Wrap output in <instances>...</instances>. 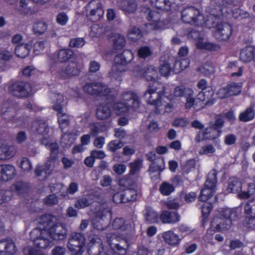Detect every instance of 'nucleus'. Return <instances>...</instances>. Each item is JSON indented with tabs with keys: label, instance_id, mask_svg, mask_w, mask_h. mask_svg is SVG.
<instances>
[{
	"label": "nucleus",
	"instance_id": "nucleus-1",
	"mask_svg": "<svg viewBox=\"0 0 255 255\" xmlns=\"http://www.w3.org/2000/svg\"><path fill=\"white\" fill-rule=\"evenodd\" d=\"M39 227L30 233V238L35 248L44 249L48 247L51 240H63L67 235V230L57 222V219L50 214L38 219Z\"/></svg>",
	"mask_w": 255,
	"mask_h": 255
},
{
	"label": "nucleus",
	"instance_id": "nucleus-2",
	"mask_svg": "<svg viewBox=\"0 0 255 255\" xmlns=\"http://www.w3.org/2000/svg\"><path fill=\"white\" fill-rule=\"evenodd\" d=\"M171 86L163 87L161 84L154 82L150 85L144 94V99L148 104L155 106L157 112H168L170 109L169 101L173 100L170 95Z\"/></svg>",
	"mask_w": 255,
	"mask_h": 255
},
{
	"label": "nucleus",
	"instance_id": "nucleus-3",
	"mask_svg": "<svg viewBox=\"0 0 255 255\" xmlns=\"http://www.w3.org/2000/svg\"><path fill=\"white\" fill-rule=\"evenodd\" d=\"M240 212L239 208H226L217 213L211 222V228L207 231V234H212V231H222L228 229L231 225L232 220H234Z\"/></svg>",
	"mask_w": 255,
	"mask_h": 255
},
{
	"label": "nucleus",
	"instance_id": "nucleus-4",
	"mask_svg": "<svg viewBox=\"0 0 255 255\" xmlns=\"http://www.w3.org/2000/svg\"><path fill=\"white\" fill-rule=\"evenodd\" d=\"M41 143L50 151V158L47 160L44 166H38L35 170V174L37 177L41 178L40 180L45 179L49 176L53 168L54 159L57 158L58 153V146L57 143L52 142L48 138H44L41 140Z\"/></svg>",
	"mask_w": 255,
	"mask_h": 255
},
{
	"label": "nucleus",
	"instance_id": "nucleus-5",
	"mask_svg": "<svg viewBox=\"0 0 255 255\" xmlns=\"http://www.w3.org/2000/svg\"><path fill=\"white\" fill-rule=\"evenodd\" d=\"M140 102L137 95L132 92L124 93L122 97V102H117L113 105V112L117 115L125 114L130 110L137 109Z\"/></svg>",
	"mask_w": 255,
	"mask_h": 255
},
{
	"label": "nucleus",
	"instance_id": "nucleus-6",
	"mask_svg": "<svg viewBox=\"0 0 255 255\" xmlns=\"http://www.w3.org/2000/svg\"><path fill=\"white\" fill-rule=\"evenodd\" d=\"M133 59L132 52L126 50L122 54L117 55L115 58V65L110 73V76L119 81H121L123 73L127 70V65Z\"/></svg>",
	"mask_w": 255,
	"mask_h": 255
},
{
	"label": "nucleus",
	"instance_id": "nucleus-7",
	"mask_svg": "<svg viewBox=\"0 0 255 255\" xmlns=\"http://www.w3.org/2000/svg\"><path fill=\"white\" fill-rule=\"evenodd\" d=\"M51 98L54 103L53 109L57 112L58 122L61 130L63 131L64 128L68 125L69 120V117L64 112L63 105H62L64 97L60 94H54Z\"/></svg>",
	"mask_w": 255,
	"mask_h": 255
},
{
	"label": "nucleus",
	"instance_id": "nucleus-8",
	"mask_svg": "<svg viewBox=\"0 0 255 255\" xmlns=\"http://www.w3.org/2000/svg\"><path fill=\"white\" fill-rule=\"evenodd\" d=\"M217 173L215 170L210 171L205 183L204 188L201 190L199 199L202 201H207L216 191Z\"/></svg>",
	"mask_w": 255,
	"mask_h": 255
},
{
	"label": "nucleus",
	"instance_id": "nucleus-9",
	"mask_svg": "<svg viewBox=\"0 0 255 255\" xmlns=\"http://www.w3.org/2000/svg\"><path fill=\"white\" fill-rule=\"evenodd\" d=\"M85 238L80 233H74L71 235L68 248L74 255H81L85 250Z\"/></svg>",
	"mask_w": 255,
	"mask_h": 255
},
{
	"label": "nucleus",
	"instance_id": "nucleus-10",
	"mask_svg": "<svg viewBox=\"0 0 255 255\" xmlns=\"http://www.w3.org/2000/svg\"><path fill=\"white\" fill-rule=\"evenodd\" d=\"M188 37L193 38L196 40V47L199 49L210 51H216L220 49V46L218 45L208 42L198 31H191L189 33Z\"/></svg>",
	"mask_w": 255,
	"mask_h": 255
},
{
	"label": "nucleus",
	"instance_id": "nucleus-11",
	"mask_svg": "<svg viewBox=\"0 0 255 255\" xmlns=\"http://www.w3.org/2000/svg\"><path fill=\"white\" fill-rule=\"evenodd\" d=\"M245 219L244 225L247 227L255 229V198L249 200L245 205Z\"/></svg>",
	"mask_w": 255,
	"mask_h": 255
},
{
	"label": "nucleus",
	"instance_id": "nucleus-12",
	"mask_svg": "<svg viewBox=\"0 0 255 255\" xmlns=\"http://www.w3.org/2000/svg\"><path fill=\"white\" fill-rule=\"evenodd\" d=\"M9 91L15 96L26 97L31 93L32 88L29 83L18 82L11 84Z\"/></svg>",
	"mask_w": 255,
	"mask_h": 255
},
{
	"label": "nucleus",
	"instance_id": "nucleus-13",
	"mask_svg": "<svg viewBox=\"0 0 255 255\" xmlns=\"http://www.w3.org/2000/svg\"><path fill=\"white\" fill-rule=\"evenodd\" d=\"M83 90L89 94H97L101 96H108L111 92L110 89L101 83H87L84 86Z\"/></svg>",
	"mask_w": 255,
	"mask_h": 255
},
{
	"label": "nucleus",
	"instance_id": "nucleus-14",
	"mask_svg": "<svg viewBox=\"0 0 255 255\" xmlns=\"http://www.w3.org/2000/svg\"><path fill=\"white\" fill-rule=\"evenodd\" d=\"M232 26L227 22H221L217 24L215 36L217 39L222 41H228L232 33Z\"/></svg>",
	"mask_w": 255,
	"mask_h": 255
},
{
	"label": "nucleus",
	"instance_id": "nucleus-15",
	"mask_svg": "<svg viewBox=\"0 0 255 255\" xmlns=\"http://www.w3.org/2000/svg\"><path fill=\"white\" fill-rule=\"evenodd\" d=\"M49 188L51 192H53L54 194L50 195L47 196L44 199V203L48 205H54L56 204L58 202L57 197L55 195V194L59 193L60 195L66 197V195L63 193L66 190V188L61 183H57L55 186H52L50 185Z\"/></svg>",
	"mask_w": 255,
	"mask_h": 255
},
{
	"label": "nucleus",
	"instance_id": "nucleus-16",
	"mask_svg": "<svg viewBox=\"0 0 255 255\" xmlns=\"http://www.w3.org/2000/svg\"><path fill=\"white\" fill-rule=\"evenodd\" d=\"M109 215L108 209L98 212L93 221L94 228L99 230H104L106 228L109 224V219L107 217Z\"/></svg>",
	"mask_w": 255,
	"mask_h": 255
},
{
	"label": "nucleus",
	"instance_id": "nucleus-17",
	"mask_svg": "<svg viewBox=\"0 0 255 255\" xmlns=\"http://www.w3.org/2000/svg\"><path fill=\"white\" fill-rule=\"evenodd\" d=\"M221 130L215 129L213 127L206 128L204 130L199 131L198 134L195 138L197 142H199L204 139H213L220 135Z\"/></svg>",
	"mask_w": 255,
	"mask_h": 255
},
{
	"label": "nucleus",
	"instance_id": "nucleus-18",
	"mask_svg": "<svg viewBox=\"0 0 255 255\" xmlns=\"http://www.w3.org/2000/svg\"><path fill=\"white\" fill-rule=\"evenodd\" d=\"M113 228L115 231L112 233L114 234V237L115 238H118L116 234H120L122 232L127 231L129 232L131 227L130 225L128 223H125L124 219L122 218H117L113 223Z\"/></svg>",
	"mask_w": 255,
	"mask_h": 255
},
{
	"label": "nucleus",
	"instance_id": "nucleus-19",
	"mask_svg": "<svg viewBox=\"0 0 255 255\" xmlns=\"http://www.w3.org/2000/svg\"><path fill=\"white\" fill-rule=\"evenodd\" d=\"M86 10L91 16H103L104 10L99 0H92L86 6Z\"/></svg>",
	"mask_w": 255,
	"mask_h": 255
},
{
	"label": "nucleus",
	"instance_id": "nucleus-20",
	"mask_svg": "<svg viewBox=\"0 0 255 255\" xmlns=\"http://www.w3.org/2000/svg\"><path fill=\"white\" fill-rule=\"evenodd\" d=\"M79 59H75L71 60L64 71L61 72V76L67 77L71 76L77 75L79 73Z\"/></svg>",
	"mask_w": 255,
	"mask_h": 255
},
{
	"label": "nucleus",
	"instance_id": "nucleus-21",
	"mask_svg": "<svg viewBox=\"0 0 255 255\" xmlns=\"http://www.w3.org/2000/svg\"><path fill=\"white\" fill-rule=\"evenodd\" d=\"M16 175L15 168L11 165H0V179L8 181L12 179Z\"/></svg>",
	"mask_w": 255,
	"mask_h": 255
},
{
	"label": "nucleus",
	"instance_id": "nucleus-22",
	"mask_svg": "<svg viewBox=\"0 0 255 255\" xmlns=\"http://www.w3.org/2000/svg\"><path fill=\"white\" fill-rule=\"evenodd\" d=\"M217 17H193L192 24L197 26H203L211 28L215 25V21Z\"/></svg>",
	"mask_w": 255,
	"mask_h": 255
},
{
	"label": "nucleus",
	"instance_id": "nucleus-23",
	"mask_svg": "<svg viewBox=\"0 0 255 255\" xmlns=\"http://www.w3.org/2000/svg\"><path fill=\"white\" fill-rule=\"evenodd\" d=\"M213 96V91L211 88L202 91L197 95V100L199 102L201 108H203L210 104L211 99Z\"/></svg>",
	"mask_w": 255,
	"mask_h": 255
},
{
	"label": "nucleus",
	"instance_id": "nucleus-24",
	"mask_svg": "<svg viewBox=\"0 0 255 255\" xmlns=\"http://www.w3.org/2000/svg\"><path fill=\"white\" fill-rule=\"evenodd\" d=\"M134 74L135 76L139 77V76H143L148 81H154L156 78L157 74V69L155 68L153 66H150L147 68L145 69L144 71L141 70L139 72H134Z\"/></svg>",
	"mask_w": 255,
	"mask_h": 255
},
{
	"label": "nucleus",
	"instance_id": "nucleus-25",
	"mask_svg": "<svg viewBox=\"0 0 255 255\" xmlns=\"http://www.w3.org/2000/svg\"><path fill=\"white\" fill-rule=\"evenodd\" d=\"M119 6L126 14L134 12L137 8V4L135 0H120Z\"/></svg>",
	"mask_w": 255,
	"mask_h": 255
},
{
	"label": "nucleus",
	"instance_id": "nucleus-26",
	"mask_svg": "<svg viewBox=\"0 0 255 255\" xmlns=\"http://www.w3.org/2000/svg\"><path fill=\"white\" fill-rule=\"evenodd\" d=\"M31 131L39 134H47L48 132V127L43 120L35 121L32 125Z\"/></svg>",
	"mask_w": 255,
	"mask_h": 255
},
{
	"label": "nucleus",
	"instance_id": "nucleus-27",
	"mask_svg": "<svg viewBox=\"0 0 255 255\" xmlns=\"http://www.w3.org/2000/svg\"><path fill=\"white\" fill-rule=\"evenodd\" d=\"M0 251L12 255L16 252L15 245L11 240H2L0 241Z\"/></svg>",
	"mask_w": 255,
	"mask_h": 255
},
{
	"label": "nucleus",
	"instance_id": "nucleus-28",
	"mask_svg": "<svg viewBox=\"0 0 255 255\" xmlns=\"http://www.w3.org/2000/svg\"><path fill=\"white\" fill-rule=\"evenodd\" d=\"M163 238L164 241L169 245L176 246L180 242L179 236L172 231H168L163 234Z\"/></svg>",
	"mask_w": 255,
	"mask_h": 255
},
{
	"label": "nucleus",
	"instance_id": "nucleus-29",
	"mask_svg": "<svg viewBox=\"0 0 255 255\" xmlns=\"http://www.w3.org/2000/svg\"><path fill=\"white\" fill-rule=\"evenodd\" d=\"M254 55V48L252 46H248L241 50L240 59L244 62H249L253 59Z\"/></svg>",
	"mask_w": 255,
	"mask_h": 255
},
{
	"label": "nucleus",
	"instance_id": "nucleus-30",
	"mask_svg": "<svg viewBox=\"0 0 255 255\" xmlns=\"http://www.w3.org/2000/svg\"><path fill=\"white\" fill-rule=\"evenodd\" d=\"M59 60L61 62L74 60L75 59L78 58L76 55L74 54L73 51L70 49H61L58 54Z\"/></svg>",
	"mask_w": 255,
	"mask_h": 255
},
{
	"label": "nucleus",
	"instance_id": "nucleus-31",
	"mask_svg": "<svg viewBox=\"0 0 255 255\" xmlns=\"http://www.w3.org/2000/svg\"><path fill=\"white\" fill-rule=\"evenodd\" d=\"M227 70L232 77H240L242 75L243 68L237 65V62H231L228 64Z\"/></svg>",
	"mask_w": 255,
	"mask_h": 255
},
{
	"label": "nucleus",
	"instance_id": "nucleus-32",
	"mask_svg": "<svg viewBox=\"0 0 255 255\" xmlns=\"http://www.w3.org/2000/svg\"><path fill=\"white\" fill-rule=\"evenodd\" d=\"M111 105H100L97 111V117L101 120L107 119L111 115V111L110 109Z\"/></svg>",
	"mask_w": 255,
	"mask_h": 255
},
{
	"label": "nucleus",
	"instance_id": "nucleus-33",
	"mask_svg": "<svg viewBox=\"0 0 255 255\" xmlns=\"http://www.w3.org/2000/svg\"><path fill=\"white\" fill-rule=\"evenodd\" d=\"M151 5L157 9L169 11L171 9V3L169 0H150Z\"/></svg>",
	"mask_w": 255,
	"mask_h": 255
},
{
	"label": "nucleus",
	"instance_id": "nucleus-34",
	"mask_svg": "<svg viewBox=\"0 0 255 255\" xmlns=\"http://www.w3.org/2000/svg\"><path fill=\"white\" fill-rule=\"evenodd\" d=\"M242 187L241 182L235 177L230 178L227 188L228 192L237 193L241 190Z\"/></svg>",
	"mask_w": 255,
	"mask_h": 255
},
{
	"label": "nucleus",
	"instance_id": "nucleus-35",
	"mask_svg": "<svg viewBox=\"0 0 255 255\" xmlns=\"http://www.w3.org/2000/svg\"><path fill=\"white\" fill-rule=\"evenodd\" d=\"M190 64L189 60L187 58H183L177 60L175 61L173 68V71L175 73H178L187 68Z\"/></svg>",
	"mask_w": 255,
	"mask_h": 255
},
{
	"label": "nucleus",
	"instance_id": "nucleus-36",
	"mask_svg": "<svg viewBox=\"0 0 255 255\" xmlns=\"http://www.w3.org/2000/svg\"><path fill=\"white\" fill-rule=\"evenodd\" d=\"M146 220L151 223L159 222V216L157 213L150 207H146L144 213Z\"/></svg>",
	"mask_w": 255,
	"mask_h": 255
},
{
	"label": "nucleus",
	"instance_id": "nucleus-37",
	"mask_svg": "<svg viewBox=\"0 0 255 255\" xmlns=\"http://www.w3.org/2000/svg\"><path fill=\"white\" fill-rule=\"evenodd\" d=\"M255 116V110L252 107H249L241 112L239 115V120L244 122L252 120Z\"/></svg>",
	"mask_w": 255,
	"mask_h": 255
},
{
	"label": "nucleus",
	"instance_id": "nucleus-38",
	"mask_svg": "<svg viewBox=\"0 0 255 255\" xmlns=\"http://www.w3.org/2000/svg\"><path fill=\"white\" fill-rule=\"evenodd\" d=\"M173 94L175 97H179L182 96L193 95V91L189 88L178 86L174 88Z\"/></svg>",
	"mask_w": 255,
	"mask_h": 255
},
{
	"label": "nucleus",
	"instance_id": "nucleus-39",
	"mask_svg": "<svg viewBox=\"0 0 255 255\" xmlns=\"http://www.w3.org/2000/svg\"><path fill=\"white\" fill-rule=\"evenodd\" d=\"M81 141L82 144L78 145L74 147L73 149V153H76L84 151L85 148L84 145L88 144L90 142V136L89 134H85L83 135L81 138Z\"/></svg>",
	"mask_w": 255,
	"mask_h": 255
},
{
	"label": "nucleus",
	"instance_id": "nucleus-40",
	"mask_svg": "<svg viewBox=\"0 0 255 255\" xmlns=\"http://www.w3.org/2000/svg\"><path fill=\"white\" fill-rule=\"evenodd\" d=\"M14 153L13 148L5 145H0V159L9 158Z\"/></svg>",
	"mask_w": 255,
	"mask_h": 255
},
{
	"label": "nucleus",
	"instance_id": "nucleus-41",
	"mask_svg": "<svg viewBox=\"0 0 255 255\" xmlns=\"http://www.w3.org/2000/svg\"><path fill=\"white\" fill-rule=\"evenodd\" d=\"M31 46L28 44H22L16 46L15 49V54L20 58L25 57L29 53Z\"/></svg>",
	"mask_w": 255,
	"mask_h": 255
},
{
	"label": "nucleus",
	"instance_id": "nucleus-42",
	"mask_svg": "<svg viewBox=\"0 0 255 255\" xmlns=\"http://www.w3.org/2000/svg\"><path fill=\"white\" fill-rule=\"evenodd\" d=\"M93 202L91 196H85L78 200L75 204V206L78 209H83L90 206Z\"/></svg>",
	"mask_w": 255,
	"mask_h": 255
},
{
	"label": "nucleus",
	"instance_id": "nucleus-43",
	"mask_svg": "<svg viewBox=\"0 0 255 255\" xmlns=\"http://www.w3.org/2000/svg\"><path fill=\"white\" fill-rule=\"evenodd\" d=\"M255 194V185L254 184H249L247 191H242L240 192L238 196L241 199H246L250 198L252 196Z\"/></svg>",
	"mask_w": 255,
	"mask_h": 255
},
{
	"label": "nucleus",
	"instance_id": "nucleus-44",
	"mask_svg": "<svg viewBox=\"0 0 255 255\" xmlns=\"http://www.w3.org/2000/svg\"><path fill=\"white\" fill-rule=\"evenodd\" d=\"M193 95H187L185 96L186 98V102L185 104V107L187 109H190L191 107H194V109L198 110L201 109L200 105H199V102L197 100V99L195 100L192 97Z\"/></svg>",
	"mask_w": 255,
	"mask_h": 255
},
{
	"label": "nucleus",
	"instance_id": "nucleus-45",
	"mask_svg": "<svg viewBox=\"0 0 255 255\" xmlns=\"http://www.w3.org/2000/svg\"><path fill=\"white\" fill-rule=\"evenodd\" d=\"M229 92L231 96L239 94L241 91L242 87L241 82H231L228 84Z\"/></svg>",
	"mask_w": 255,
	"mask_h": 255
},
{
	"label": "nucleus",
	"instance_id": "nucleus-46",
	"mask_svg": "<svg viewBox=\"0 0 255 255\" xmlns=\"http://www.w3.org/2000/svg\"><path fill=\"white\" fill-rule=\"evenodd\" d=\"M159 190L162 195L167 196L174 191V187L172 184L163 182L160 185Z\"/></svg>",
	"mask_w": 255,
	"mask_h": 255
},
{
	"label": "nucleus",
	"instance_id": "nucleus-47",
	"mask_svg": "<svg viewBox=\"0 0 255 255\" xmlns=\"http://www.w3.org/2000/svg\"><path fill=\"white\" fill-rule=\"evenodd\" d=\"M77 135L74 133H65L62 136V142L66 146H70L75 141Z\"/></svg>",
	"mask_w": 255,
	"mask_h": 255
},
{
	"label": "nucleus",
	"instance_id": "nucleus-48",
	"mask_svg": "<svg viewBox=\"0 0 255 255\" xmlns=\"http://www.w3.org/2000/svg\"><path fill=\"white\" fill-rule=\"evenodd\" d=\"M47 24L43 21L35 22L33 26L34 32L36 34H41L47 29Z\"/></svg>",
	"mask_w": 255,
	"mask_h": 255
},
{
	"label": "nucleus",
	"instance_id": "nucleus-49",
	"mask_svg": "<svg viewBox=\"0 0 255 255\" xmlns=\"http://www.w3.org/2000/svg\"><path fill=\"white\" fill-rule=\"evenodd\" d=\"M181 16H200V12L198 9L190 6L184 8L181 11Z\"/></svg>",
	"mask_w": 255,
	"mask_h": 255
},
{
	"label": "nucleus",
	"instance_id": "nucleus-50",
	"mask_svg": "<svg viewBox=\"0 0 255 255\" xmlns=\"http://www.w3.org/2000/svg\"><path fill=\"white\" fill-rule=\"evenodd\" d=\"M114 39V47L116 49H120L123 48L126 44L125 37L121 35L116 34Z\"/></svg>",
	"mask_w": 255,
	"mask_h": 255
},
{
	"label": "nucleus",
	"instance_id": "nucleus-51",
	"mask_svg": "<svg viewBox=\"0 0 255 255\" xmlns=\"http://www.w3.org/2000/svg\"><path fill=\"white\" fill-rule=\"evenodd\" d=\"M128 39L132 41H136L140 39L142 35L140 30L137 27L130 29L128 34Z\"/></svg>",
	"mask_w": 255,
	"mask_h": 255
},
{
	"label": "nucleus",
	"instance_id": "nucleus-52",
	"mask_svg": "<svg viewBox=\"0 0 255 255\" xmlns=\"http://www.w3.org/2000/svg\"><path fill=\"white\" fill-rule=\"evenodd\" d=\"M152 54V52L150 48L148 46H142L139 48L137 51V54L139 58L145 59Z\"/></svg>",
	"mask_w": 255,
	"mask_h": 255
},
{
	"label": "nucleus",
	"instance_id": "nucleus-53",
	"mask_svg": "<svg viewBox=\"0 0 255 255\" xmlns=\"http://www.w3.org/2000/svg\"><path fill=\"white\" fill-rule=\"evenodd\" d=\"M125 196L127 201H135L137 197V192L134 189H128L125 191Z\"/></svg>",
	"mask_w": 255,
	"mask_h": 255
},
{
	"label": "nucleus",
	"instance_id": "nucleus-54",
	"mask_svg": "<svg viewBox=\"0 0 255 255\" xmlns=\"http://www.w3.org/2000/svg\"><path fill=\"white\" fill-rule=\"evenodd\" d=\"M149 31L152 29H163L166 27L162 21L156 20H150V22L146 25Z\"/></svg>",
	"mask_w": 255,
	"mask_h": 255
},
{
	"label": "nucleus",
	"instance_id": "nucleus-55",
	"mask_svg": "<svg viewBox=\"0 0 255 255\" xmlns=\"http://www.w3.org/2000/svg\"><path fill=\"white\" fill-rule=\"evenodd\" d=\"M199 71L205 76H210L214 74L215 69L211 64H206L198 69Z\"/></svg>",
	"mask_w": 255,
	"mask_h": 255
},
{
	"label": "nucleus",
	"instance_id": "nucleus-56",
	"mask_svg": "<svg viewBox=\"0 0 255 255\" xmlns=\"http://www.w3.org/2000/svg\"><path fill=\"white\" fill-rule=\"evenodd\" d=\"M181 198L187 203L192 202L197 198V193L195 192H183L181 195Z\"/></svg>",
	"mask_w": 255,
	"mask_h": 255
},
{
	"label": "nucleus",
	"instance_id": "nucleus-57",
	"mask_svg": "<svg viewBox=\"0 0 255 255\" xmlns=\"http://www.w3.org/2000/svg\"><path fill=\"white\" fill-rule=\"evenodd\" d=\"M216 151L215 148L211 144H208L202 146L199 150V153L200 155H210Z\"/></svg>",
	"mask_w": 255,
	"mask_h": 255
},
{
	"label": "nucleus",
	"instance_id": "nucleus-58",
	"mask_svg": "<svg viewBox=\"0 0 255 255\" xmlns=\"http://www.w3.org/2000/svg\"><path fill=\"white\" fill-rule=\"evenodd\" d=\"M141 162L142 161L141 160L137 159L129 164L130 168V173L131 174H134L140 170L141 166Z\"/></svg>",
	"mask_w": 255,
	"mask_h": 255
},
{
	"label": "nucleus",
	"instance_id": "nucleus-59",
	"mask_svg": "<svg viewBox=\"0 0 255 255\" xmlns=\"http://www.w3.org/2000/svg\"><path fill=\"white\" fill-rule=\"evenodd\" d=\"M123 146V143L118 140L111 141L108 145V149L111 151H115L121 148Z\"/></svg>",
	"mask_w": 255,
	"mask_h": 255
},
{
	"label": "nucleus",
	"instance_id": "nucleus-60",
	"mask_svg": "<svg viewBox=\"0 0 255 255\" xmlns=\"http://www.w3.org/2000/svg\"><path fill=\"white\" fill-rule=\"evenodd\" d=\"M159 72L162 76H167L171 72V68L169 63L167 62L161 64Z\"/></svg>",
	"mask_w": 255,
	"mask_h": 255
},
{
	"label": "nucleus",
	"instance_id": "nucleus-61",
	"mask_svg": "<svg viewBox=\"0 0 255 255\" xmlns=\"http://www.w3.org/2000/svg\"><path fill=\"white\" fill-rule=\"evenodd\" d=\"M85 44V41L82 38H77L72 39L70 42V47L80 48L82 47Z\"/></svg>",
	"mask_w": 255,
	"mask_h": 255
},
{
	"label": "nucleus",
	"instance_id": "nucleus-62",
	"mask_svg": "<svg viewBox=\"0 0 255 255\" xmlns=\"http://www.w3.org/2000/svg\"><path fill=\"white\" fill-rule=\"evenodd\" d=\"M212 208V205L209 203H205L203 205L202 208V214L204 220L205 221V220L208 218Z\"/></svg>",
	"mask_w": 255,
	"mask_h": 255
},
{
	"label": "nucleus",
	"instance_id": "nucleus-63",
	"mask_svg": "<svg viewBox=\"0 0 255 255\" xmlns=\"http://www.w3.org/2000/svg\"><path fill=\"white\" fill-rule=\"evenodd\" d=\"M237 138L234 134H228L224 137V143L227 145H232L236 144Z\"/></svg>",
	"mask_w": 255,
	"mask_h": 255
},
{
	"label": "nucleus",
	"instance_id": "nucleus-64",
	"mask_svg": "<svg viewBox=\"0 0 255 255\" xmlns=\"http://www.w3.org/2000/svg\"><path fill=\"white\" fill-rule=\"evenodd\" d=\"M126 169L127 167L124 164L117 163L115 164L113 166V170L118 175H122L124 174Z\"/></svg>",
	"mask_w": 255,
	"mask_h": 255
}]
</instances>
